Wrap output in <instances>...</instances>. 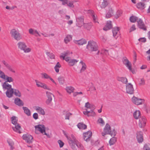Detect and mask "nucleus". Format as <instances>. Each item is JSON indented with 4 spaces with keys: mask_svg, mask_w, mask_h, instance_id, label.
<instances>
[{
    "mask_svg": "<svg viewBox=\"0 0 150 150\" xmlns=\"http://www.w3.org/2000/svg\"><path fill=\"white\" fill-rule=\"evenodd\" d=\"M138 40L142 42H145L146 41V39L145 38H141L139 39Z\"/></svg>",
    "mask_w": 150,
    "mask_h": 150,
    "instance_id": "57",
    "label": "nucleus"
},
{
    "mask_svg": "<svg viewBox=\"0 0 150 150\" xmlns=\"http://www.w3.org/2000/svg\"><path fill=\"white\" fill-rule=\"evenodd\" d=\"M84 16H81L76 18V25L79 27H81L84 23Z\"/></svg>",
    "mask_w": 150,
    "mask_h": 150,
    "instance_id": "6",
    "label": "nucleus"
},
{
    "mask_svg": "<svg viewBox=\"0 0 150 150\" xmlns=\"http://www.w3.org/2000/svg\"><path fill=\"white\" fill-rule=\"evenodd\" d=\"M29 33L31 35H35L36 36H37V35H36V34H38V32L36 30H34L33 29L31 28L29 30Z\"/></svg>",
    "mask_w": 150,
    "mask_h": 150,
    "instance_id": "35",
    "label": "nucleus"
},
{
    "mask_svg": "<svg viewBox=\"0 0 150 150\" xmlns=\"http://www.w3.org/2000/svg\"><path fill=\"white\" fill-rule=\"evenodd\" d=\"M33 117L35 120H37L38 118V115L37 113H35L33 115Z\"/></svg>",
    "mask_w": 150,
    "mask_h": 150,
    "instance_id": "61",
    "label": "nucleus"
},
{
    "mask_svg": "<svg viewBox=\"0 0 150 150\" xmlns=\"http://www.w3.org/2000/svg\"><path fill=\"white\" fill-rule=\"evenodd\" d=\"M35 81L36 83V85L38 87L42 88L45 89H47L49 90H51V89L49 88L46 84L44 83H43L37 80H35Z\"/></svg>",
    "mask_w": 150,
    "mask_h": 150,
    "instance_id": "18",
    "label": "nucleus"
},
{
    "mask_svg": "<svg viewBox=\"0 0 150 150\" xmlns=\"http://www.w3.org/2000/svg\"><path fill=\"white\" fill-rule=\"evenodd\" d=\"M137 26L138 28L144 31L147 30V28L146 26L144 24L142 20L139 18L138 21H137Z\"/></svg>",
    "mask_w": 150,
    "mask_h": 150,
    "instance_id": "8",
    "label": "nucleus"
},
{
    "mask_svg": "<svg viewBox=\"0 0 150 150\" xmlns=\"http://www.w3.org/2000/svg\"><path fill=\"white\" fill-rule=\"evenodd\" d=\"M78 62V61L76 59H71L70 61L69 62V64L70 66H73Z\"/></svg>",
    "mask_w": 150,
    "mask_h": 150,
    "instance_id": "40",
    "label": "nucleus"
},
{
    "mask_svg": "<svg viewBox=\"0 0 150 150\" xmlns=\"http://www.w3.org/2000/svg\"><path fill=\"white\" fill-rule=\"evenodd\" d=\"M137 141L139 143H142L143 141V133L140 131L137 133Z\"/></svg>",
    "mask_w": 150,
    "mask_h": 150,
    "instance_id": "19",
    "label": "nucleus"
},
{
    "mask_svg": "<svg viewBox=\"0 0 150 150\" xmlns=\"http://www.w3.org/2000/svg\"><path fill=\"white\" fill-rule=\"evenodd\" d=\"M122 11L121 10H118L117 12H116V14L115 15V17L117 19L120 16H121L122 14Z\"/></svg>",
    "mask_w": 150,
    "mask_h": 150,
    "instance_id": "34",
    "label": "nucleus"
},
{
    "mask_svg": "<svg viewBox=\"0 0 150 150\" xmlns=\"http://www.w3.org/2000/svg\"><path fill=\"white\" fill-rule=\"evenodd\" d=\"M19 49L21 50L24 51V52L28 53L31 51V49L29 48H27V46L25 43L23 42H19L17 44Z\"/></svg>",
    "mask_w": 150,
    "mask_h": 150,
    "instance_id": "5",
    "label": "nucleus"
},
{
    "mask_svg": "<svg viewBox=\"0 0 150 150\" xmlns=\"http://www.w3.org/2000/svg\"><path fill=\"white\" fill-rule=\"evenodd\" d=\"M6 76L4 73L0 70V77L4 79H5Z\"/></svg>",
    "mask_w": 150,
    "mask_h": 150,
    "instance_id": "52",
    "label": "nucleus"
},
{
    "mask_svg": "<svg viewBox=\"0 0 150 150\" xmlns=\"http://www.w3.org/2000/svg\"><path fill=\"white\" fill-rule=\"evenodd\" d=\"M3 88L4 90H10L11 88H11L12 86L11 85L8 84L7 81L5 82L2 84V85Z\"/></svg>",
    "mask_w": 150,
    "mask_h": 150,
    "instance_id": "21",
    "label": "nucleus"
},
{
    "mask_svg": "<svg viewBox=\"0 0 150 150\" xmlns=\"http://www.w3.org/2000/svg\"><path fill=\"white\" fill-rule=\"evenodd\" d=\"M72 114L71 113L69 112H68L67 113L65 117V120H69V117L71 116L72 115Z\"/></svg>",
    "mask_w": 150,
    "mask_h": 150,
    "instance_id": "53",
    "label": "nucleus"
},
{
    "mask_svg": "<svg viewBox=\"0 0 150 150\" xmlns=\"http://www.w3.org/2000/svg\"><path fill=\"white\" fill-rule=\"evenodd\" d=\"M119 30V28L118 27H115L113 28L112 30V32L113 33V36L115 37L117 35L118 33Z\"/></svg>",
    "mask_w": 150,
    "mask_h": 150,
    "instance_id": "32",
    "label": "nucleus"
},
{
    "mask_svg": "<svg viewBox=\"0 0 150 150\" xmlns=\"http://www.w3.org/2000/svg\"><path fill=\"white\" fill-rule=\"evenodd\" d=\"M64 134L67 138L69 144L72 143H76L77 142V140L73 134H71V137H68L65 133Z\"/></svg>",
    "mask_w": 150,
    "mask_h": 150,
    "instance_id": "10",
    "label": "nucleus"
},
{
    "mask_svg": "<svg viewBox=\"0 0 150 150\" xmlns=\"http://www.w3.org/2000/svg\"><path fill=\"white\" fill-rule=\"evenodd\" d=\"M61 54L62 55L60 56V58H62L63 59H64L66 56H67L69 54V52L68 51L64 52L63 53H62Z\"/></svg>",
    "mask_w": 150,
    "mask_h": 150,
    "instance_id": "50",
    "label": "nucleus"
},
{
    "mask_svg": "<svg viewBox=\"0 0 150 150\" xmlns=\"http://www.w3.org/2000/svg\"><path fill=\"white\" fill-rule=\"evenodd\" d=\"M141 115V112L139 110H136L134 112L133 114L134 118L136 119H138Z\"/></svg>",
    "mask_w": 150,
    "mask_h": 150,
    "instance_id": "30",
    "label": "nucleus"
},
{
    "mask_svg": "<svg viewBox=\"0 0 150 150\" xmlns=\"http://www.w3.org/2000/svg\"><path fill=\"white\" fill-rule=\"evenodd\" d=\"M112 27L111 21H107L106 25L103 28V30L105 31H107L112 28Z\"/></svg>",
    "mask_w": 150,
    "mask_h": 150,
    "instance_id": "22",
    "label": "nucleus"
},
{
    "mask_svg": "<svg viewBox=\"0 0 150 150\" xmlns=\"http://www.w3.org/2000/svg\"><path fill=\"white\" fill-rule=\"evenodd\" d=\"M46 94L47 99L46 101V104L48 105L52 102V96L54 97V95L52 93L47 91L46 92Z\"/></svg>",
    "mask_w": 150,
    "mask_h": 150,
    "instance_id": "15",
    "label": "nucleus"
},
{
    "mask_svg": "<svg viewBox=\"0 0 150 150\" xmlns=\"http://www.w3.org/2000/svg\"><path fill=\"white\" fill-rule=\"evenodd\" d=\"M12 123L15 125L14 127H12L13 129L16 132L19 133H21L20 131L21 127L20 125L17 123L18 120L16 119V117L13 116L11 117Z\"/></svg>",
    "mask_w": 150,
    "mask_h": 150,
    "instance_id": "3",
    "label": "nucleus"
},
{
    "mask_svg": "<svg viewBox=\"0 0 150 150\" xmlns=\"http://www.w3.org/2000/svg\"><path fill=\"white\" fill-rule=\"evenodd\" d=\"M35 128V132L36 134H38L37 132V131H39L42 134H43L45 131V127L43 125H39L36 126Z\"/></svg>",
    "mask_w": 150,
    "mask_h": 150,
    "instance_id": "12",
    "label": "nucleus"
},
{
    "mask_svg": "<svg viewBox=\"0 0 150 150\" xmlns=\"http://www.w3.org/2000/svg\"><path fill=\"white\" fill-rule=\"evenodd\" d=\"M138 20V18L137 17L134 16H131L129 18L130 21L132 23H134Z\"/></svg>",
    "mask_w": 150,
    "mask_h": 150,
    "instance_id": "37",
    "label": "nucleus"
},
{
    "mask_svg": "<svg viewBox=\"0 0 150 150\" xmlns=\"http://www.w3.org/2000/svg\"><path fill=\"white\" fill-rule=\"evenodd\" d=\"M58 143L59 144L60 147H62L63 146L64 144L61 140H59L58 141Z\"/></svg>",
    "mask_w": 150,
    "mask_h": 150,
    "instance_id": "59",
    "label": "nucleus"
},
{
    "mask_svg": "<svg viewBox=\"0 0 150 150\" xmlns=\"http://www.w3.org/2000/svg\"><path fill=\"white\" fill-rule=\"evenodd\" d=\"M144 150H150V147L147 144H145L143 148Z\"/></svg>",
    "mask_w": 150,
    "mask_h": 150,
    "instance_id": "55",
    "label": "nucleus"
},
{
    "mask_svg": "<svg viewBox=\"0 0 150 150\" xmlns=\"http://www.w3.org/2000/svg\"><path fill=\"white\" fill-rule=\"evenodd\" d=\"M77 126L80 129H85L87 128V125L82 123H79Z\"/></svg>",
    "mask_w": 150,
    "mask_h": 150,
    "instance_id": "31",
    "label": "nucleus"
},
{
    "mask_svg": "<svg viewBox=\"0 0 150 150\" xmlns=\"http://www.w3.org/2000/svg\"><path fill=\"white\" fill-rule=\"evenodd\" d=\"M74 90V88L72 86H68L66 88L67 92L69 93L73 92Z\"/></svg>",
    "mask_w": 150,
    "mask_h": 150,
    "instance_id": "42",
    "label": "nucleus"
},
{
    "mask_svg": "<svg viewBox=\"0 0 150 150\" xmlns=\"http://www.w3.org/2000/svg\"><path fill=\"white\" fill-rule=\"evenodd\" d=\"M111 130L110 126L107 123L103 129V132L101 133L102 135L104 136L106 134H109Z\"/></svg>",
    "mask_w": 150,
    "mask_h": 150,
    "instance_id": "11",
    "label": "nucleus"
},
{
    "mask_svg": "<svg viewBox=\"0 0 150 150\" xmlns=\"http://www.w3.org/2000/svg\"><path fill=\"white\" fill-rule=\"evenodd\" d=\"M117 139L116 137H113L111 138L109 141L110 145H113L116 142Z\"/></svg>",
    "mask_w": 150,
    "mask_h": 150,
    "instance_id": "41",
    "label": "nucleus"
},
{
    "mask_svg": "<svg viewBox=\"0 0 150 150\" xmlns=\"http://www.w3.org/2000/svg\"><path fill=\"white\" fill-rule=\"evenodd\" d=\"M116 132L115 131V129H114L112 131L111 130L110 132V133L109 134H110L112 136H115L116 134Z\"/></svg>",
    "mask_w": 150,
    "mask_h": 150,
    "instance_id": "54",
    "label": "nucleus"
},
{
    "mask_svg": "<svg viewBox=\"0 0 150 150\" xmlns=\"http://www.w3.org/2000/svg\"><path fill=\"white\" fill-rule=\"evenodd\" d=\"M132 102L134 104L137 105L141 104L144 102V99L138 98L134 97L132 98Z\"/></svg>",
    "mask_w": 150,
    "mask_h": 150,
    "instance_id": "13",
    "label": "nucleus"
},
{
    "mask_svg": "<svg viewBox=\"0 0 150 150\" xmlns=\"http://www.w3.org/2000/svg\"><path fill=\"white\" fill-rule=\"evenodd\" d=\"M75 43L79 45H82L86 43L87 41L84 39H81V40H76Z\"/></svg>",
    "mask_w": 150,
    "mask_h": 150,
    "instance_id": "29",
    "label": "nucleus"
},
{
    "mask_svg": "<svg viewBox=\"0 0 150 150\" xmlns=\"http://www.w3.org/2000/svg\"><path fill=\"white\" fill-rule=\"evenodd\" d=\"M136 30L135 26V25H133L130 29L129 32L130 33L132 31Z\"/></svg>",
    "mask_w": 150,
    "mask_h": 150,
    "instance_id": "58",
    "label": "nucleus"
},
{
    "mask_svg": "<svg viewBox=\"0 0 150 150\" xmlns=\"http://www.w3.org/2000/svg\"><path fill=\"white\" fill-rule=\"evenodd\" d=\"M98 47L96 42L93 40H90L88 42L86 48L91 52L98 50Z\"/></svg>",
    "mask_w": 150,
    "mask_h": 150,
    "instance_id": "2",
    "label": "nucleus"
},
{
    "mask_svg": "<svg viewBox=\"0 0 150 150\" xmlns=\"http://www.w3.org/2000/svg\"><path fill=\"white\" fill-rule=\"evenodd\" d=\"M10 34L11 37L17 41L20 40L22 38V36L19 32L15 29L11 30Z\"/></svg>",
    "mask_w": 150,
    "mask_h": 150,
    "instance_id": "4",
    "label": "nucleus"
},
{
    "mask_svg": "<svg viewBox=\"0 0 150 150\" xmlns=\"http://www.w3.org/2000/svg\"><path fill=\"white\" fill-rule=\"evenodd\" d=\"M23 138L28 143H32L33 141V137L30 135L26 134H23L22 136Z\"/></svg>",
    "mask_w": 150,
    "mask_h": 150,
    "instance_id": "7",
    "label": "nucleus"
},
{
    "mask_svg": "<svg viewBox=\"0 0 150 150\" xmlns=\"http://www.w3.org/2000/svg\"><path fill=\"white\" fill-rule=\"evenodd\" d=\"M35 109L38 111L39 114L42 115H44L45 114V112L44 110L41 107L38 106H35Z\"/></svg>",
    "mask_w": 150,
    "mask_h": 150,
    "instance_id": "27",
    "label": "nucleus"
},
{
    "mask_svg": "<svg viewBox=\"0 0 150 150\" xmlns=\"http://www.w3.org/2000/svg\"><path fill=\"white\" fill-rule=\"evenodd\" d=\"M92 134L91 132L89 130L87 132L84 133H83L84 139L87 142L89 141L90 138L92 136Z\"/></svg>",
    "mask_w": 150,
    "mask_h": 150,
    "instance_id": "17",
    "label": "nucleus"
},
{
    "mask_svg": "<svg viewBox=\"0 0 150 150\" xmlns=\"http://www.w3.org/2000/svg\"><path fill=\"white\" fill-rule=\"evenodd\" d=\"M7 142L9 146L11 147V150H13L14 149V147L13 145H14V143L13 141L11 140H8Z\"/></svg>",
    "mask_w": 150,
    "mask_h": 150,
    "instance_id": "47",
    "label": "nucleus"
},
{
    "mask_svg": "<svg viewBox=\"0 0 150 150\" xmlns=\"http://www.w3.org/2000/svg\"><path fill=\"white\" fill-rule=\"evenodd\" d=\"M137 7L139 9L143 10L145 8L146 6L145 4L144 3L140 2L137 4Z\"/></svg>",
    "mask_w": 150,
    "mask_h": 150,
    "instance_id": "28",
    "label": "nucleus"
},
{
    "mask_svg": "<svg viewBox=\"0 0 150 150\" xmlns=\"http://www.w3.org/2000/svg\"><path fill=\"white\" fill-rule=\"evenodd\" d=\"M126 92L130 94H132L134 93V90L133 85L131 83H129L126 85Z\"/></svg>",
    "mask_w": 150,
    "mask_h": 150,
    "instance_id": "9",
    "label": "nucleus"
},
{
    "mask_svg": "<svg viewBox=\"0 0 150 150\" xmlns=\"http://www.w3.org/2000/svg\"><path fill=\"white\" fill-rule=\"evenodd\" d=\"M113 13V11L112 8L111 7H109L108 11L106 15V18H110L112 16Z\"/></svg>",
    "mask_w": 150,
    "mask_h": 150,
    "instance_id": "25",
    "label": "nucleus"
},
{
    "mask_svg": "<svg viewBox=\"0 0 150 150\" xmlns=\"http://www.w3.org/2000/svg\"><path fill=\"white\" fill-rule=\"evenodd\" d=\"M15 103L19 106H22L24 105L23 102L19 98H16L14 100Z\"/></svg>",
    "mask_w": 150,
    "mask_h": 150,
    "instance_id": "23",
    "label": "nucleus"
},
{
    "mask_svg": "<svg viewBox=\"0 0 150 150\" xmlns=\"http://www.w3.org/2000/svg\"><path fill=\"white\" fill-rule=\"evenodd\" d=\"M76 145L81 150H84V148L83 145L80 143L78 142H76Z\"/></svg>",
    "mask_w": 150,
    "mask_h": 150,
    "instance_id": "46",
    "label": "nucleus"
},
{
    "mask_svg": "<svg viewBox=\"0 0 150 150\" xmlns=\"http://www.w3.org/2000/svg\"><path fill=\"white\" fill-rule=\"evenodd\" d=\"M84 28L89 30L91 28V24L84 23L83 25Z\"/></svg>",
    "mask_w": 150,
    "mask_h": 150,
    "instance_id": "44",
    "label": "nucleus"
},
{
    "mask_svg": "<svg viewBox=\"0 0 150 150\" xmlns=\"http://www.w3.org/2000/svg\"><path fill=\"white\" fill-rule=\"evenodd\" d=\"M1 62L3 64L4 66L10 71L13 73L15 72V71L11 67V66L7 62L4 60H3L1 61Z\"/></svg>",
    "mask_w": 150,
    "mask_h": 150,
    "instance_id": "20",
    "label": "nucleus"
},
{
    "mask_svg": "<svg viewBox=\"0 0 150 150\" xmlns=\"http://www.w3.org/2000/svg\"><path fill=\"white\" fill-rule=\"evenodd\" d=\"M14 93V89L11 88L10 90H7L6 92V96L8 98L12 97Z\"/></svg>",
    "mask_w": 150,
    "mask_h": 150,
    "instance_id": "24",
    "label": "nucleus"
},
{
    "mask_svg": "<svg viewBox=\"0 0 150 150\" xmlns=\"http://www.w3.org/2000/svg\"><path fill=\"white\" fill-rule=\"evenodd\" d=\"M85 107L86 108L85 109L86 111H83V112L84 115H87L88 117L94 116L95 115V112L91 109L90 104L88 102L85 103Z\"/></svg>",
    "mask_w": 150,
    "mask_h": 150,
    "instance_id": "1",
    "label": "nucleus"
},
{
    "mask_svg": "<svg viewBox=\"0 0 150 150\" xmlns=\"http://www.w3.org/2000/svg\"><path fill=\"white\" fill-rule=\"evenodd\" d=\"M123 64L127 67L129 70H131L132 67L131 63L129 61L126 57H124L122 59Z\"/></svg>",
    "mask_w": 150,
    "mask_h": 150,
    "instance_id": "16",
    "label": "nucleus"
},
{
    "mask_svg": "<svg viewBox=\"0 0 150 150\" xmlns=\"http://www.w3.org/2000/svg\"><path fill=\"white\" fill-rule=\"evenodd\" d=\"M62 4L63 5H65V4H67V3L68 2V0H63L62 1Z\"/></svg>",
    "mask_w": 150,
    "mask_h": 150,
    "instance_id": "64",
    "label": "nucleus"
},
{
    "mask_svg": "<svg viewBox=\"0 0 150 150\" xmlns=\"http://www.w3.org/2000/svg\"><path fill=\"white\" fill-rule=\"evenodd\" d=\"M46 54L51 59H54L55 58V55L52 53L50 52H46Z\"/></svg>",
    "mask_w": 150,
    "mask_h": 150,
    "instance_id": "49",
    "label": "nucleus"
},
{
    "mask_svg": "<svg viewBox=\"0 0 150 150\" xmlns=\"http://www.w3.org/2000/svg\"><path fill=\"white\" fill-rule=\"evenodd\" d=\"M146 119L145 117L142 116L139 119V126L141 128L144 127L146 125Z\"/></svg>",
    "mask_w": 150,
    "mask_h": 150,
    "instance_id": "14",
    "label": "nucleus"
},
{
    "mask_svg": "<svg viewBox=\"0 0 150 150\" xmlns=\"http://www.w3.org/2000/svg\"><path fill=\"white\" fill-rule=\"evenodd\" d=\"M98 122L99 123H101V124H104V122L102 118H99L98 120Z\"/></svg>",
    "mask_w": 150,
    "mask_h": 150,
    "instance_id": "60",
    "label": "nucleus"
},
{
    "mask_svg": "<svg viewBox=\"0 0 150 150\" xmlns=\"http://www.w3.org/2000/svg\"><path fill=\"white\" fill-rule=\"evenodd\" d=\"M6 80L7 82H13V79L11 77H9L7 75L6 76V79L5 80Z\"/></svg>",
    "mask_w": 150,
    "mask_h": 150,
    "instance_id": "51",
    "label": "nucleus"
},
{
    "mask_svg": "<svg viewBox=\"0 0 150 150\" xmlns=\"http://www.w3.org/2000/svg\"><path fill=\"white\" fill-rule=\"evenodd\" d=\"M41 77L42 79H48L50 76L47 74L44 73L41 74Z\"/></svg>",
    "mask_w": 150,
    "mask_h": 150,
    "instance_id": "48",
    "label": "nucleus"
},
{
    "mask_svg": "<svg viewBox=\"0 0 150 150\" xmlns=\"http://www.w3.org/2000/svg\"><path fill=\"white\" fill-rule=\"evenodd\" d=\"M117 80L119 81H121L123 83L126 84L127 82V79L125 77H118Z\"/></svg>",
    "mask_w": 150,
    "mask_h": 150,
    "instance_id": "26",
    "label": "nucleus"
},
{
    "mask_svg": "<svg viewBox=\"0 0 150 150\" xmlns=\"http://www.w3.org/2000/svg\"><path fill=\"white\" fill-rule=\"evenodd\" d=\"M80 63L82 65V67L80 70V72H81L84 71L86 69V66L85 64L82 61H81L80 62Z\"/></svg>",
    "mask_w": 150,
    "mask_h": 150,
    "instance_id": "39",
    "label": "nucleus"
},
{
    "mask_svg": "<svg viewBox=\"0 0 150 150\" xmlns=\"http://www.w3.org/2000/svg\"><path fill=\"white\" fill-rule=\"evenodd\" d=\"M58 80L59 83L61 84H63L65 81L64 77L61 76H60L58 77Z\"/></svg>",
    "mask_w": 150,
    "mask_h": 150,
    "instance_id": "45",
    "label": "nucleus"
},
{
    "mask_svg": "<svg viewBox=\"0 0 150 150\" xmlns=\"http://www.w3.org/2000/svg\"><path fill=\"white\" fill-rule=\"evenodd\" d=\"M67 5L71 7H74V6L73 5V4L72 2H71L70 1H69V3L68 2V3L67 4Z\"/></svg>",
    "mask_w": 150,
    "mask_h": 150,
    "instance_id": "62",
    "label": "nucleus"
},
{
    "mask_svg": "<svg viewBox=\"0 0 150 150\" xmlns=\"http://www.w3.org/2000/svg\"><path fill=\"white\" fill-rule=\"evenodd\" d=\"M72 39V37L70 35H68L65 38L64 41L66 44H67Z\"/></svg>",
    "mask_w": 150,
    "mask_h": 150,
    "instance_id": "38",
    "label": "nucleus"
},
{
    "mask_svg": "<svg viewBox=\"0 0 150 150\" xmlns=\"http://www.w3.org/2000/svg\"><path fill=\"white\" fill-rule=\"evenodd\" d=\"M103 1L100 5V7L101 8H104L106 7L108 4V2L107 0H103Z\"/></svg>",
    "mask_w": 150,
    "mask_h": 150,
    "instance_id": "36",
    "label": "nucleus"
},
{
    "mask_svg": "<svg viewBox=\"0 0 150 150\" xmlns=\"http://www.w3.org/2000/svg\"><path fill=\"white\" fill-rule=\"evenodd\" d=\"M75 145H76V143H72L71 144H69V145L71 146V148L73 150H77Z\"/></svg>",
    "mask_w": 150,
    "mask_h": 150,
    "instance_id": "56",
    "label": "nucleus"
},
{
    "mask_svg": "<svg viewBox=\"0 0 150 150\" xmlns=\"http://www.w3.org/2000/svg\"><path fill=\"white\" fill-rule=\"evenodd\" d=\"M23 109L24 111V113L28 116H30L31 115V112L30 110L26 107H23Z\"/></svg>",
    "mask_w": 150,
    "mask_h": 150,
    "instance_id": "33",
    "label": "nucleus"
},
{
    "mask_svg": "<svg viewBox=\"0 0 150 150\" xmlns=\"http://www.w3.org/2000/svg\"><path fill=\"white\" fill-rule=\"evenodd\" d=\"M14 93L16 96L20 97L21 96V92L18 90L16 89H14Z\"/></svg>",
    "mask_w": 150,
    "mask_h": 150,
    "instance_id": "43",
    "label": "nucleus"
},
{
    "mask_svg": "<svg viewBox=\"0 0 150 150\" xmlns=\"http://www.w3.org/2000/svg\"><path fill=\"white\" fill-rule=\"evenodd\" d=\"M63 59V60H65L66 62L69 63V62L70 61L71 59L70 57H65L64 59Z\"/></svg>",
    "mask_w": 150,
    "mask_h": 150,
    "instance_id": "63",
    "label": "nucleus"
}]
</instances>
